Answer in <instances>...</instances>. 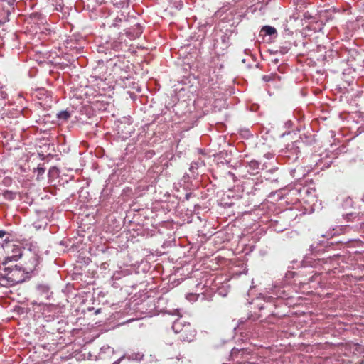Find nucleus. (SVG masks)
<instances>
[{
	"label": "nucleus",
	"instance_id": "1",
	"mask_svg": "<svg viewBox=\"0 0 364 364\" xmlns=\"http://www.w3.org/2000/svg\"><path fill=\"white\" fill-rule=\"evenodd\" d=\"M23 272L16 265L14 267H6L0 272V285L2 287H11L23 282Z\"/></svg>",
	"mask_w": 364,
	"mask_h": 364
},
{
	"label": "nucleus",
	"instance_id": "2",
	"mask_svg": "<svg viewBox=\"0 0 364 364\" xmlns=\"http://www.w3.org/2000/svg\"><path fill=\"white\" fill-rule=\"evenodd\" d=\"M298 141H294L290 144H288L283 151L284 156L287 157L289 160L295 161L299 158V148L298 146Z\"/></svg>",
	"mask_w": 364,
	"mask_h": 364
},
{
	"label": "nucleus",
	"instance_id": "3",
	"mask_svg": "<svg viewBox=\"0 0 364 364\" xmlns=\"http://www.w3.org/2000/svg\"><path fill=\"white\" fill-rule=\"evenodd\" d=\"M36 292L42 299H48L52 294L50 286L43 283H40L36 286Z\"/></svg>",
	"mask_w": 364,
	"mask_h": 364
},
{
	"label": "nucleus",
	"instance_id": "4",
	"mask_svg": "<svg viewBox=\"0 0 364 364\" xmlns=\"http://www.w3.org/2000/svg\"><path fill=\"white\" fill-rule=\"evenodd\" d=\"M180 339L183 341H188L190 342L193 341V338L196 336V331L192 328V327L190 326H186V328L184 329L183 332L180 333Z\"/></svg>",
	"mask_w": 364,
	"mask_h": 364
},
{
	"label": "nucleus",
	"instance_id": "5",
	"mask_svg": "<svg viewBox=\"0 0 364 364\" xmlns=\"http://www.w3.org/2000/svg\"><path fill=\"white\" fill-rule=\"evenodd\" d=\"M191 324L185 321L183 318H178L176 320L172 325V328L176 333H180L183 332L186 328V326H190Z\"/></svg>",
	"mask_w": 364,
	"mask_h": 364
},
{
	"label": "nucleus",
	"instance_id": "6",
	"mask_svg": "<svg viewBox=\"0 0 364 364\" xmlns=\"http://www.w3.org/2000/svg\"><path fill=\"white\" fill-rule=\"evenodd\" d=\"M247 168L250 174L255 175L258 173L260 170V164L257 161L252 160L248 163Z\"/></svg>",
	"mask_w": 364,
	"mask_h": 364
},
{
	"label": "nucleus",
	"instance_id": "7",
	"mask_svg": "<svg viewBox=\"0 0 364 364\" xmlns=\"http://www.w3.org/2000/svg\"><path fill=\"white\" fill-rule=\"evenodd\" d=\"M277 33V32L274 27H272L270 26H264L261 28L260 32H259V36H276Z\"/></svg>",
	"mask_w": 364,
	"mask_h": 364
},
{
	"label": "nucleus",
	"instance_id": "8",
	"mask_svg": "<svg viewBox=\"0 0 364 364\" xmlns=\"http://www.w3.org/2000/svg\"><path fill=\"white\" fill-rule=\"evenodd\" d=\"M12 255L9 258H11V260L16 261L22 255V250L21 247L18 245H12Z\"/></svg>",
	"mask_w": 364,
	"mask_h": 364
},
{
	"label": "nucleus",
	"instance_id": "9",
	"mask_svg": "<svg viewBox=\"0 0 364 364\" xmlns=\"http://www.w3.org/2000/svg\"><path fill=\"white\" fill-rule=\"evenodd\" d=\"M144 355L139 352L133 353L127 355V358L130 360L140 361L142 360Z\"/></svg>",
	"mask_w": 364,
	"mask_h": 364
},
{
	"label": "nucleus",
	"instance_id": "10",
	"mask_svg": "<svg viewBox=\"0 0 364 364\" xmlns=\"http://www.w3.org/2000/svg\"><path fill=\"white\" fill-rule=\"evenodd\" d=\"M134 33L132 34L131 31H129L127 33L129 36H132V38H138L142 33V28L137 24L136 28H134Z\"/></svg>",
	"mask_w": 364,
	"mask_h": 364
},
{
	"label": "nucleus",
	"instance_id": "11",
	"mask_svg": "<svg viewBox=\"0 0 364 364\" xmlns=\"http://www.w3.org/2000/svg\"><path fill=\"white\" fill-rule=\"evenodd\" d=\"M31 267H28L29 270L32 271L36 268L38 262V257L37 255H33L31 259Z\"/></svg>",
	"mask_w": 364,
	"mask_h": 364
},
{
	"label": "nucleus",
	"instance_id": "12",
	"mask_svg": "<svg viewBox=\"0 0 364 364\" xmlns=\"http://www.w3.org/2000/svg\"><path fill=\"white\" fill-rule=\"evenodd\" d=\"M46 171V168L43 165H38L37 168L35 170V172L37 173V178L39 179L40 177L44 174Z\"/></svg>",
	"mask_w": 364,
	"mask_h": 364
},
{
	"label": "nucleus",
	"instance_id": "13",
	"mask_svg": "<svg viewBox=\"0 0 364 364\" xmlns=\"http://www.w3.org/2000/svg\"><path fill=\"white\" fill-rule=\"evenodd\" d=\"M58 117L60 119L67 120L70 117V114L67 111H62L58 114Z\"/></svg>",
	"mask_w": 364,
	"mask_h": 364
},
{
	"label": "nucleus",
	"instance_id": "14",
	"mask_svg": "<svg viewBox=\"0 0 364 364\" xmlns=\"http://www.w3.org/2000/svg\"><path fill=\"white\" fill-rule=\"evenodd\" d=\"M242 349H239L237 348H233L230 352V357L234 359V358L236 356L237 353L240 352Z\"/></svg>",
	"mask_w": 364,
	"mask_h": 364
},
{
	"label": "nucleus",
	"instance_id": "15",
	"mask_svg": "<svg viewBox=\"0 0 364 364\" xmlns=\"http://www.w3.org/2000/svg\"><path fill=\"white\" fill-rule=\"evenodd\" d=\"M197 168H198L197 164L196 163H193L191 165L190 171H192V172H194V170L197 169Z\"/></svg>",
	"mask_w": 364,
	"mask_h": 364
},
{
	"label": "nucleus",
	"instance_id": "16",
	"mask_svg": "<svg viewBox=\"0 0 364 364\" xmlns=\"http://www.w3.org/2000/svg\"><path fill=\"white\" fill-rule=\"evenodd\" d=\"M121 21H122V18L117 17V18H115L114 22L112 23V26H118V23L121 22Z\"/></svg>",
	"mask_w": 364,
	"mask_h": 364
},
{
	"label": "nucleus",
	"instance_id": "17",
	"mask_svg": "<svg viewBox=\"0 0 364 364\" xmlns=\"http://www.w3.org/2000/svg\"><path fill=\"white\" fill-rule=\"evenodd\" d=\"M271 78H272V77H271V76H270V75H264V76H263V77H262L263 80H264V81H265V82H269V81H270V80H271Z\"/></svg>",
	"mask_w": 364,
	"mask_h": 364
},
{
	"label": "nucleus",
	"instance_id": "18",
	"mask_svg": "<svg viewBox=\"0 0 364 364\" xmlns=\"http://www.w3.org/2000/svg\"><path fill=\"white\" fill-rule=\"evenodd\" d=\"M6 235V232L4 230H0V237H3Z\"/></svg>",
	"mask_w": 364,
	"mask_h": 364
},
{
	"label": "nucleus",
	"instance_id": "19",
	"mask_svg": "<svg viewBox=\"0 0 364 364\" xmlns=\"http://www.w3.org/2000/svg\"><path fill=\"white\" fill-rule=\"evenodd\" d=\"M124 357H121L118 360L115 361L113 364H119L120 361L124 358Z\"/></svg>",
	"mask_w": 364,
	"mask_h": 364
},
{
	"label": "nucleus",
	"instance_id": "20",
	"mask_svg": "<svg viewBox=\"0 0 364 364\" xmlns=\"http://www.w3.org/2000/svg\"><path fill=\"white\" fill-rule=\"evenodd\" d=\"M294 172H295V171H291V175H292V176H294Z\"/></svg>",
	"mask_w": 364,
	"mask_h": 364
},
{
	"label": "nucleus",
	"instance_id": "21",
	"mask_svg": "<svg viewBox=\"0 0 364 364\" xmlns=\"http://www.w3.org/2000/svg\"><path fill=\"white\" fill-rule=\"evenodd\" d=\"M361 200L364 203V193H363V197L361 198Z\"/></svg>",
	"mask_w": 364,
	"mask_h": 364
},
{
	"label": "nucleus",
	"instance_id": "22",
	"mask_svg": "<svg viewBox=\"0 0 364 364\" xmlns=\"http://www.w3.org/2000/svg\"><path fill=\"white\" fill-rule=\"evenodd\" d=\"M189 296L195 297L196 296L194 294H189Z\"/></svg>",
	"mask_w": 364,
	"mask_h": 364
}]
</instances>
